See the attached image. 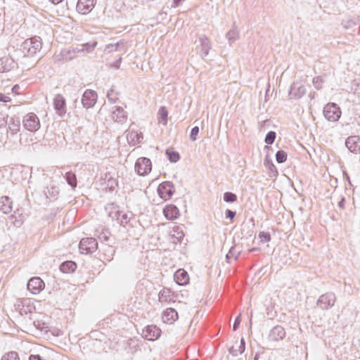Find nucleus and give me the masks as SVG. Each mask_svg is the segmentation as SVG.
Here are the masks:
<instances>
[{
	"label": "nucleus",
	"instance_id": "1",
	"mask_svg": "<svg viewBox=\"0 0 360 360\" xmlns=\"http://www.w3.org/2000/svg\"><path fill=\"white\" fill-rule=\"evenodd\" d=\"M42 48V40L40 37L34 36L25 39L20 45V52L22 56H33Z\"/></svg>",
	"mask_w": 360,
	"mask_h": 360
},
{
	"label": "nucleus",
	"instance_id": "2",
	"mask_svg": "<svg viewBox=\"0 0 360 360\" xmlns=\"http://www.w3.org/2000/svg\"><path fill=\"white\" fill-rule=\"evenodd\" d=\"M117 208L118 206L115 203H108L105 206V210H109V217L115 219L120 225L125 226L129 223L131 217L127 213L120 211Z\"/></svg>",
	"mask_w": 360,
	"mask_h": 360
},
{
	"label": "nucleus",
	"instance_id": "3",
	"mask_svg": "<svg viewBox=\"0 0 360 360\" xmlns=\"http://www.w3.org/2000/svg\"><path fill=\"white\" fill-rule=\"evenodd\" d=\"M195 43H198L195 48L197 53L204 59L212 48L210 40L205 34H201L198 36Z\"/></svg>",
	"mask_w": 360,
	"mask_h": 360
},
{
	"label": "nucleus",
	"instance_id": "4",
	"mask_svg": "<svg viewBox=\"0 0 360 360\" xmlns=\"http://www.w3.org/2000/svg\"><path fill=\"white\" fill-rule=\"evenodd\" d=\"M323 115L328 121L336 122L341 116V110L336 103H328L323 108Z\"/></svg>",
	"mask_w": 360,
	"mask_h": 360
},
{
	"label": "nucleus",
	"instance_id": "5",
	"mask_svg": "<svg viewBox=\"0 0 360 360\" xmlns=\"http://www.w3.org/2000/svg\"><path fill=\"white\" fill-rule=\"evenodd\" d=\"M157 191L162 199L169 200L175 192L174 185L172 181H163L159 184Z\"/></svg>",
	"mask_w": 360,
	"mask_h": 360
},
{
	"label": "nucleus",
	"instance_id": "6",
	"mask_svg": "<svg viewBox=\"0 0 360 360\" xmlns=\"http://www.w3.org/2000/svg\"><path fill=\"white\" fill-rule=\"evenodd\" d=\"M79 249L82 254H91L98 249V242L94 238H82L79 243Z\"/></svg>",
	"mask_w": 360,
	"mask_h": 360
},
{
	"label": "nucleus",
	"instance_id": "7",
	"mask_svg": "<svg viewBox=\"0 0 360 360\" xmlns=\"http://www.w3.org/2000/svg\"><path fill=\"white\" fill-rule=\"evenodd\" d=\"M22 125L30 131H37L40 128L39 119L34 113L30 112L23 117Z\"/></svg>",
	"mask_w": 360,
	"mask_h": 360
},
{
	"label": "nucleus",
	"instance_id": "8",
	"mask_svg": "<svg viewBox=\"0 0 360 360\" xmlns=\"http://www.w3.org/2000/svg\"><path fill=\"white\" fill-rule=\"evenodd\" d=\"M136 172L140 176H144L150 172L152 163L149 158H139L134 165Z\"/></svg>",
	"mask_w": 360,
	"mask_h": 360
},
{
	"label": "nucleus",
	"instance_id": "9",
	"mask_svg": "<svg viewBox=\"0 0 360 360\" xmlns=\"http://www.w3.org/2000/svg\"><path fill=\"white\" fill-rule=\"evenodd\" d=\"M336 297L333 292H326L319 297L316 304L323 310H327L331 308L335 302Z\"/></svg>",
	"mask_w": 360,
	"mask_h": 360
},
{
	"label": "nucleus",
	"instance_id": "10",
	"mask_svg": "<svg viewBox=\"0 0 360 360\" xmlns=\"http://www.w3.org/2000/svg\"><path fill=\"white\" fill-rule=\"evenodd\" d=\"M161 330L155 325L146 326L142 331V336L149 341H154L160 338Z\"/></svg>",
	"mask_w": 360,
	"mask_h": 360
},
{
	"label": "nucleus",
	"instance_id": "11",
	"mask_svg": "<svg viewBox=\"0 0 360 360\" xmlns=\"http://www.w3.org/2000/svg\"><path fill=\"white\" fill-rule=\"evenodd\" d=\"M97 97V93L95 91L91 89L86 90L82 98V103L84 108L86 109L92 108L96 102Z\"/></svg>",
	"mask_w": 360,
	"mask_h": 360
},
{
	"label": "nucleus",
	"instance_id": "12",
	"mask_svg": "<svg viewBox=\"0 0 360 360\" xmlns=\"http://www.w3.org/2000/svg\"><path fill=\"white\" fill-rule=\"evenodd\" d=\"M27 290L32 294L39 293L45 287V283L39 277H33L27 282Z\"/></svg>",
	"mask_w": 360,
	"mask_h": 360
},
{
	"label": "nucleus",
	"instance_id": "13",
	"mask_svg": "<svg viewBox=\"0 0 360 360\" xmlns=\"http://www.w3.org/2000/svg\"><path fill=\"white\" fill-rule=\"evenodd\" d=\"M53 108L56 111V113L63 117L65 115L66 110V100L61 94H58L55 96L53 98Z\"/></svg>",
	"mask_w": 360,
	"mask_h": 360
},
{
	"label": "nucleus",
	"instance_id": "14",
	"mask_svg": "<svg viewBox=\"0 0 360 360\" xmlns=\"http://www.w3.org/2000/svg\"><path fill=\"white\" fill-rule=\"evenodd\" d=\"M306 93L305 87L298 82H294L289 91V96L290 98L299 99L302 97Z\"/></svg>",
	"mask_w": 360,
	"mask_h": 360
},
{
	"label": "nucleus",
	"instance_id": "15",
	"mask_svg": "<svg viewBox=\"0 0 360 360\" xmlns=\"http://www.w3.org/2000/svg\"><path fill=\"white\" fill-rule=\"evenodd\" d=\"M286 333L285 328L280 326L277 325L274 326L269 332V339L271 341L278 342L279 340H283L285 337Z\"/></svg>",
	"mask_w": 360,
	"mask_h": 360
},
{
	"label": "nucleus",
	"instance_id": "16",
	"mask_svg": "<svg viewBox=\"0 0 360 360\" xmlns=\"http://www.w3.org/2000/svg\"><path fill=\"white\" fill-rule=\"evenodd\" d=\"M345 146L352 153H357L360 152V136H349L345 141Z\"/></svg>",
	"mask_w": 360,
	"mask_h": 360
},
{
	"label": "nucleus",
	"instance_id": "17",
	"mask_svg": "<svg viewBox=\"0 0 360 360\" xmlns=\"http://www.w3.org/2000/svg\"><path fill=\"white\" fill-rule=\"evenodd\" d=\"M96 0H78L77 10L83 14L88 13L95 6Z\"/></svg>",
	"mask_w": 360,
	"mask_h": 360
},
{
	"label": "nucleus",
	"instance_id": "18",
	"mask_svg": "<svg viewBox=\"0 0 360 360\" xmlns=\"http://www.w3.org/2000/svg\"><path fill=\"white\" fill-rule=\"evenodd\" d=\"M20 118L17 116H13L9 118L7 122L8 128L6 129L7 132L11 135L17 134L20 129Z\"/></svg>",
	"mask_w": 360,
	"mask_h": 360
},
{
	"label": "nucleus",
	"instance_id": "19",
	"mask_svg": "<svg viewBox=\"0 0 360 360\" xmlns=\"http://www.w3.org/2000/svg\"><path fill=\"white\" fill-rule=\"evenodd\" d=\"M163 214L167 220H174L179 216V210L174 205H167L163 209Z\"/></svg>",
	"mask_w": 360,
	"mask_h": 360
},
{
	"label": "nucleus",
	"instance_id": "20",
	"mask_svg": "<svg viewBox=\"0 0 360 360\" xmlns=\"http://www.w3.org/2000/svg\"><path fill=\"white\" fill-rule=\"evenodd\" d=\"M15 60L8 56L0 58V72H7L15 68Z\"/></svg>",
	"mask_w": 360,
	"mask_h": 360
},
{
	"label": "nucleus",
	"instance_id": "21",
	"mask_svg": "<svg viewBox=\"0 0 360 360\" xmlns=\"http://www.w3.org/2000/svg\"><path fill=\"white\" fill-rule=\"evenodd\" d=\"M162 319L164 323L172 324L178 319V313L173 308H167L163 311Z\"/></svg>",
	"mask_w": 360,
	"mask_h": 360
},
{
	"label": "nucleus",
	"instance_id": "22",
	"mask_svg": "<svg viewBox=\"0 0 360 360\" xmlns=\"http://www.w3.org/2000/svg\"><path fill=\"white\" fill-rule=\"evenodd\" d=\"M112 118L118 123H124L127 120V115L122 107L115 106L112 113Z\"/></svg>",
	"mask_w": 360,
	"mask_h": 360
},
{
	"label": "nucleus",
	"instance_id": "23",
	"mask_svg": "<svg viewBox=\"0 0 360 360\" xmlns=\"http://www.w3.org/2000/svg\"><path fill=\"white\" fill-rule=\"evenodd\" d=\"M13 202L11 199L6 195L0 198V211L4 214H8L12 211Z\"/></svg>",
	"mask_w": 360,
	"mask_h": 360
},
{
	"label": "nucleus",
	"instance_id": "24",
	"mask_svg": "<svg viewBox=\"0 0 360 360\" xmlns=\"http://www.w3.org/2000/svg\"><path fill=\"white\" fill-rule=\"evenodd\" d=\"M174 278L176 283L179 285H184L188 283V274L184 269L177 270L174 275Z\"/></svg>",
	"mask_w": 360,
	"mask_h": 360
},
{
	"label": "nucleus",
	"instance_id": "25",
	"mask_svg": "<svg viewBox=\"0 0 360 360\" xmlns=\"http://www.w3.org/2000/svg\"><path fill=\"white\" fill-rule=\"evenodd\" d=\"M77 267V264L73 261H65L60 264L59 269L61 272L69 274L74 272Z\"/></svg>",
	"mask_w": 360,
	"mask_h": 360
},
{
	"label": "nucleus",
	"instance_id": "26",
	"mask_svg": "<svg viewBox=\"0 0 360 360\" xmlns=\"http://www.w3.org/2000/svg\"><path fill=\"white\" fill-rule=\"evenodd\" d=\"M129 142L135 145L141 142L143 136L141 133L139 134L137 131H130L127 136Z\"/></svg>",
	"mask_w": 360,
	"mask_h": 360
},
{
	"label": "nucleus",
	"instance_id": "27",
	"mask_svg": "<svg viewBox=\"0 0 360 360\" xmlns=\"http://www.w3.org/2000/svg\"><path fill=\"white\" fill-rule=\"evenodd\" d=\"M245 349V342L243 338L240 339V345L237 346V348L235 347V346H232L229 349V352L233 356H238L239 354H242L244 352Z\"/></svg>",
	"mask_w": 360,
	"mask_h": 360
},
{
	"label": "nucleus",
	"instance_id": "28",
	"mask_svg": "<svg viewBox=\"0 0 360 360\" xmlns=\"http://www.w3.org/2000/svg\"><path fill=\"white\" fill-rule=\"evenodd\" d=\"M240 254V251H238L236 250V245H233L226 255V262L230 264L231 262L232 259L236 260L238 258Z\"/></svg>",
	"mask_w": 360,
	"mask_h": 360
},
{
	"label": "nucleus",
	"instance_id": "29",
	"mask_svg": "<svg viewBox=\"0 0 360 360\" xmlns=\"http://www.w3.org/2000/svg\"><path fill=\"white\" fill-rule=\"evenodd\" d=\"M65 179L72 188H75L77 186V180L76 174L72 172H68L65 174Z\"/></svg>",
	"mask_w": 360,
	"mask_h": 360
},
{
	"label": "nucleus",
	"instance_id": "30",
	"mask_svg": "<svg viewBox=\"0 0 360 360\" xmlns=\"http://www.w3.org/2000/svg\"><path fill=\"white\" fill-rule=\"evenodd\" d=\"M264 164L265 167L269 169L273 176H276L278 175V170L268 155H266L264 158Z\"/></svg>",
	"mask_w": 360,
	"mask_h": 360
},
{
	"label": "nucleus",
	"instance_id": "31",
	"mask_svg": "<svg viewBox=\"0 0 360 360\" xmlns=\"http://www.w3.org/2000/svg\"><path fill=\"white\" fill-rule=\"evenodd\" d=\"M168 111L165 106H161L158 111V121L166 125L167 123Z\"/></svg>",
	"mask_w": 360,
	"mask_h": 360
},
{
	"label": "nucleus",
	"instance_id": "32",
	"mask_svg": "<svg viewBox=\"0 0 360 360\" xmlns=\"http://www.w3.org/2000/svg\"><path fill=\"white\" fill-rule=\"evenodd\" d=\"M165 153L170 162L175 163L180 159V155L177 151H174L171 149H167Z\"/></svg>",
	"mask_w": 360,
	"mask_h": 360
},
{
	"label": "nucleus",
	"instance_id": "33",
	"mask_svg": "<svg viewBox=\"0 0 360 360\" xmlns=\"http://www.w3.org/2000/svg\"><path fill=\"white\" fill-rule=\"evenodd\" d=\"M170 290L169 288H163L158 295V299L160 302H167L170 298Z\"/></svg>",
	"mask_w": 360,
	"mask_h": 360
},
{
	"label": "nucleus",
	"instance_id": "34",
	"mask_svg": "<svg viewBox=\"0 0 360 360\" xmlns=\"http://www.w3.org/2000/svg\"><path fill=\"white\" fill-rule=\"evenodd\" d=\"M5 105H0V130L4 129L7 125L8 116L7 114L3 112V108H5Z\"/></svg>",
	"mask_w": 360,
	"mask_h": 360
},
{
	"label": "nucleus",
	"instance_id": "35",
	"mask_svg": "<svg viewBox=\"0 0 360 360\" xmlns=\"http://www.w3.org/2000/svg\"><path fill=\"white\" fill-rule=\"evenodd\" d=\"M238 37L239 33L236 28L231 29L226 34V38L230 44L235 42L238 39Z\"/></svg>",
	"mask_w": 360,
	"mask_h": 360
},
{
	"label": "nucleus",
	"instance_id": "36",
	"mask_svg": "<svg viewBox=\"0 0 360 360\" xmlns=\"http://www.w3.org/2000/svg\"><path fill=\"white\" fill-rule=\"evenodd\" d=\"M124 43L122 41H120L116 44H109L105 48V52L111 53L112 51H117L119 50V46L123 45Z\"/></svg>",
	"mask_w": 360,
	"mask_h": 360
},
{
	"label": "nucleus",
	"instance_id": "37",
	"mask_svg": "<svg viewBox=\"0 0 360 360\" xmlns=\"http://www.w3.org/2000/svg\"><path fill=\"white\" fill-rule=\"evenodd\" d=\"M288 155L283 150H279L276 153V160L278 163L281 164L287 160Z\"/></svg>",
	"mask_w": 360,
	"mask_h": 360
},
{
	"label": "nucleus",
	"instance_id": "38",
	"mask_svg": "<svg viewBox=\"0 0 360 360\" xmlns=\"http://www.w3.org/2000/svg\"><path fill=\"white\" fill-rule=\"evenodd\" d=\"M276 133L274 131H269L265 136L264 142L268 145H271L275 141Z\"/></svg>",
	"mask_w": 360,
	"mask_h": 360
},
{
	"label": "nucleus",
	"instance_id": "39",
	"mask_svg": "<svg viewBox=\"0 0 360 360\" xmlns=\"http://www.w3.org/2000/svg\"><path fill=\"white\" fill-rule=\"evenodd\" d=\"M223 199L226 202H234L237 200V195L232 192H226L224 193Z\"/></svg>",
	"mask_w": 360,
	"mask_h": 360
},
{
	"label": "nucleus",
	"instance_id": "40",
	"mask_svg": "<svg viewBox=\"0 0 360 360\" xmlns=\"http://www.w3.org/2000/svg\"><path fill=\"white\" fill-rule=\"evenodd\" d=\"M1 360H20V358L17 352H10L4 354Z\"/></svg>",
	"mask_w": 360,
	"mask_h": 360
},
{
	"label": "nucleus",
	"instance_id": "41",
	"mask_svg": "<svg viewBox=\"0 0 360 360\" xmlns=\"http://www.w3.org/2000/svg\"><path fill=\"white\" fill-rule=\"evenodd\" d=\"M107 97L108 101L112 103H116V101L118 100L117 93H115L112 87L108 91Z\"/></svg>",
	"mask_w": 360,
	"mask_h": 360
},
{
	"label": "nucleus",
	"instance_id": "42",
	"mask_svg": "<svg viewBox=\"0 0 360 360\" xmlns=\"http://www.w3.org/2000/svg\"><path fill=\"white\" fill-rule=\"evenodd\" d=\"M258 238L261 243H267L271 240V235L269 233L261 231L259 233Z\"/></svg>",
	"mask_w": 360,
	"mask_h": 360
},
{
	"label": "nucleus",
	"instance_id": "43",
	"mask_svg": "<svg viewBox=\"0 0 360 360\" xmlns=\"http://www.w3.org/2000/svg\"><path fill=\"white\" fill-rule=\"evenodd\" d=\"M58 194L59 190L57 187L51 186L50 188H48L47 197L50 196L53 200H56Z\"/></svg>",
	"mask_w": 360,
	"mask_h": 360
},
{
	"label": "nucleus",
	"instance_id": "44",
	"mask_svg": "<svg viewBox=\"0 0 360 360\" xmlns=\"http://www.w3.org/2000/svg\"><path fill=\"white\" fill-rule=\"evenodd\" d=\"M323 82V79L320 76L316 77L313 79V84L314 87L318 90L322 88Z\"/></svg>",
	"mask_w": 360,
	"mask_h": 360
},
{
	"label": "nucleus",
	"instance_id": "45",
	"mask_svg": "<svg viewBox=\"0 0 360 360\" xmlns=\"http://www.w3.org/2000/svg\"><path fill=\"white\" fill-rule=\"evenodd\" d=\"M199 133V127L195 126L191 129L190 134V139L191 141H195L197 139V136Z\"/></svg>",
	"mask_w": 360,
	"mask_h": 360
},
{
	"label": "nucleus",
	"instance_id": "46",
	"mask_svg": "<svg viewBox=\"0 0 360 360\" xmlns=\"http://www.w3.org/2000/svg\"><path fill=\"white\" fill-rule=\"evenodd\" d=\"M9 221L15 227H19L22 224V221L21 219H17L13 214L9 217Z\"/></svg>",
	"mask_w": 360,
	"mask_h": 360
},
{
	"label": "nucleus",
	"instance_id": "47",
	"mask_svg": "<svg viewBox=\"0 0 360 360\" xmlns=\"http://www.w3.org/2000/svg\"><path fill=\"white\" fill-rule=\"evenodd\" d=\"M236 212L232 211L231 210L227 209L225 211V215L226 218L229 219L230 220H233V218L236 217Z\"/></svg>",
	"mask_w": 360,
	"mask_h": 360
},
{
	"label": "nucleus",
	"instance_id": "48",
	"mask_svg": "<svg viewBox=\"0 0 360 360\" xmlns=\"http://www.w3.org/2000/svg\"><path fill=\"white\" fill-rule=\"evenodd\" d=\"M8 139V132L6 130V133L0 132V145L4 144L7 142Z\"/></svg>",
	"mask_w": 360,
	"mask_h": 360
},
{
	"label": "nucleus",
	"instance_id": "49",
	"mask_svg": "<svg viewBox=\"0 0 360 360\" xmlns=\"http://www.w3.org/2000/svg\"><path fill=\"white\" fill-rule=\"evenodd\" d=\"M98 238H99V240H101V241H108V240H109V239H110V235H109V233L102 232V233L98 236Z\"/></svg>",
	"mask_w": 360,
	"mask_h": 360
},
{
	"label": "nucleus",
	"instance_id": "50",
	"mask_svg": "<svg viewBox=\"0 0 360 360\" xmlns=\"http://www.w3.org/2000/svg\"><path fill=\"white\" fill-rule=\"evenodd\" d=\"M240 321H241V319H240V315H238V316L236 318V319H235V321H234V323H233V330L234 331H236V330L238 328L239 325H240Z\"/></svg>",
	"mask_w": 360,
	"mask_h": 360
},
{
	"label": "nucleus",
	"instance_id": "51",
	"mask_svg": "<svg viewBox=\"0 0 360 360\" xmlns=\"http://www.w3.org/2000/svg\"><path fill=\"white\" fill-rule=\"evenodd\" d=\"M122 63V56H120L115 62L111 64V67L119 69Z\"/></svg>",
	"mask_w": 360,
	"mask_h": 360
},
{
	"label": "nucleus",
	"instance_id": "52",
	"mask_svg": "<svg viewBox=\"0 0 360 360\" xmlns=\"http://www.w3.org/2000/svg\"><path fill=\"white\" fill-rule=\"evenodd\" d=\"M11 98L2 94V93H0V102H3V103H8V102H11Z\"/></svg>",
	"mask_w": 360,
	"mask_h": 360
},
{
	"label": "nucleus",
	"instance_id": "53",
	"mask_svg": "<svg viewBox=\"0 0 360 360\" xmlns=\"http://www.w3.org/2000/svg\"><path fill=\"white\" fill-rule=\"evenodd\" d=\"M97 44V42H94L93 44H90L89 43H86L85 44L83 45V46L84 47V49H82V51H84V49H85L86 51H89V50H91L93 49Z\"/></svg>",
	"mask_w": 360,
	"mask_h": 360
},
{
	"label": "nucleus",
	"instance_id": "54",
	"mask_svg": "<svg viewBox=\"0 0 360 360\" xmlns=\"http://www.w3.org/2000/svg\"><path fill=\"white\" fill-rule=\"evenodd\" d=\"M345 199L344 197H342L341 198V200L339 201L338 202V207L341 209V210H344L345 209Z\"/></svg>",
	"mask_w": 360,
	"mask_h": 360
},
{
	"label": "nucleus",
	"instance_id": "55",
	"mask_svg": "<svg viewBox=\"0 0 360 360\" xmlns=\"http://www.w3.org/2000/svg\"><path fill=\"white\" fill-rule=\"evenodd\" d=\"M184 234L182 231H178L176 233V236H175L176 238L178 240L179 242H181V239L184 238Z\"/></svg>",
	"mask_w": 360,
	"mask_h": 360
},
{
	"label": "nucleus",
	"instance_id": "56",
	"mask_svg": "<svg viewBox=\"0 0 360 360\" xmlns=\"http://www.w3.org/2000/svg\"><path fill=\"white\" fill-rule=\"evenodd\" d=\"M182 0H173V2H172V8H176L179 6L181 1Z\"/></svg>",
	"mask_w": 360,
	"mask_h": 360
},
{
	"label": "nucleus",
	"instance_id": "57",
	"mask_svg": "<svg viewBox=\"0 0 360 360\" xmlns=\"http://www.w3.org/2000/svg\"><path fill=\"white\" fill-rule=\"evenodd\" d=\"M107 250V251L110 253V255L109 256V257H112V256L113 255L115 250H113V248H112V246L108 245V246L107 247V250Z\"/></svg>",
	"mask_w": 360,
	"mask_h": 360
},
{
	"label": "nucleus",
	"instance_id": "58",
	"mask_svg": "<svg viewBox=\"0 0 360 360\" xmlns=\"http://www.w3.org/2000/svg\"><path fill=\"white\" fill-rule=\"evenodd\" d=\"M19 89H20L19 85H18V84H15V85H14V86L12 87V89H11V90H12V92H13V93L18 94V91Z\"/></svg>",
	"mask_w": 360,
	"mask_h": 360
},
{
	"label": "nucleus",
	"instance_id": "59",
	"mask_svg": "<svg viewBox=\"0 0 360 360\" xmlns=\"http://www.w3.org/2000/svg\"><path fill=\"white\" fill-rule=\"evenodd\" d=\"M108 181V185H110L111 186H112L113 184L115 183V180L113 179L112 178H110Z\"/></svg>",
	"mask_w": 360,
	"mask_h": 360
},
{
	"label": "nucleus",
	"instance_id": "60",
	"mask_svg": "<svg viewBox=\"0 0 360 360\" xmlns=\"http://www.w3.org/2000/svg\"><path fill=\"white\" fill-rule=\"evenodd\" d=\"M53 4H58L63 1V0H49Z\"/></svg>",
	"mask_w": 360,
	"mask_h": 360
},
{
	"label": "nucleus",
	"instance_id": "61",
	"mask_svg": "<svg viewBox=\"0 0 360 360\" xmlns=\"http://www.w3.org/2000/svg\"><path fill=\"white\" fill-rule=\"evenodd\" d=\"M70 53V50H68V51H67V50H63V51H61V55H62V56H63V57H64V56H65V55H66L67 53Z\"/></svg>",
	"mask_w": 360,
	"mask_h": 360
},
{
	"label": "nucleus",
	"instance_id": "62",
	"mask_svg": "<svg viewBox=\"0 0 360 360\" xmlns=\"http://www.w3.org/2000/svg\"><path fill=\"white\" fill-rule=\"evenodd\" d=\"M344 175L345 176V178L347 179V180L348 181V183L349 184H351V182H350V179H349V175L346 173V172H344Z\"/></svg>",
	"mask_w": 360,
	"mask_h": 360
},
{
	"label": "nucleus",
	"instance_id": "63",
	"mask_svg": "<svg viewBox=\"0 0 360 360\" xmlns=\"http://www.w3.org/2000/svg\"><path fill=\"white\" fill-rule=\"evenodd\" d=\"M257 250V248H252L250 249V250H249V251H250V252H254V251H255V250Z\"/></svg>",
	"mask_w": 360,
	"mask_h": 360
},
{
	"label": "nucleus",
	"instance_id": "64",
	"mask_svg": "<svg viewBox=\"0 0 360 360\" xmlns=\"http://www.w3.org/2000/svg\"><path fill=\"white\" fill-rule=\"evenodd\" d=\"M254 360H257V356H255Z\"/></svg>",
	"mask_w": 360,
	"mask_h": 360
}]
</instances>
